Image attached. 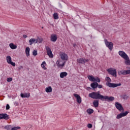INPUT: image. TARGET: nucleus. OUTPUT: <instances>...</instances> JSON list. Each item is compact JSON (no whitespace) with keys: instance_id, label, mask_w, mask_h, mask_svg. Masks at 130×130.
Segmentation results:
<instances>
[{"instance_id":"nucleus-34","label":"nucleus","mask_w":130,"mask_h":130,"mask_svg":"<svg viewBox=\"0 0 130 130\" xmlns=\"http://www.w3.org/2000/svg\"><path fill=\"white\" fill-rule=\"evenodd\" d=\"M97 87H98L99 89H102L103 85L98 84Z\"/></svg>"},{"instance_id":"nucleus-38","label":"nucleus","mask_w":130,"mask_h":130,"mask_svg":"<svg viewBox=\"0 0 130 130\" xmlns=\"http://www.w3.org/2000/svg\"><path fill=\"white\" fill-rule=\"evenodd\" d=\"M19 70H22V69H23V66H20L18 68Z\"/></svg>"},{"instance_id":"nucleus-33","label":"nucleus","mask_w":130,"mask_h":130,"mask_svg":"<svg viewBox=\"0 0 130 130\" xmlns=\"http://www.w3.org/2000/svg\"><path fill=\"white\" fill-rule=\"evenodd\" d=\"M21 128L19 126L13 127L11 128V130H18Z\"/></svg>"},{"instance_id":"nucleus-39","label":"nucleus","mask_w":130,"mask_h":130,"mask_svg":"<svg viewBox=\"0 0 130 130\" xmlns=\"http://www.w3.org/2000/svg\"><path fill=\"white\" fill-rule=\"evenodd\" d=\"M86 89H87L88 91H89V90H91V87H87L86 88Z\"/></svg>"},{"instance_id":"nucleus-29","label":"nucleus","mask_w":130,"mask_h":130,"mask_svg":"<svg viewBox=\"0 0 130 130\" xmlns=\"http://www.w3.org/2000/svg\"><path fill=\"white\" fill-rule=\"evenodd\" d=\"M87 112L88 113V114H92V113L94 112V110L92 109H88Z\"/></svg>"},{"instance_id":"nucleus-32","label":"nucleus","mask_w":130,"mask_h":130,"mask_svg":"<svg viewBox=\"0 0 130 130\" xmlns=\"http://www.w3.org/2000/svg\"><path fill=\"white\" fill-rule=\"evenodd\" d=\"M11 127H12L10 125H8L5 126V129H7V130L11 129Z\"/></svg>"},{"instance_id":"nucleus-14","label":"nucleus","mask_w":130,"mask_h":130,"mask_svg":"<svg viewBox=\"0 0 130 130\" xmlns=\"http://www.w3.org/2000/svg\"><path fill=\"white\" fill-rule=\"evenodd\" d=\"M128 114V112L126 111L124 113H121L120 114L117 115L116 118L117 119H119L120 118H121V117H123L124 116H126L127 114Z\"/></svg>"},{"instance_id":"nucleus-35","label":"nucleus","mask_w":130,"mask_h":130,"mask_svg":"<svg viewBox=\"0 0 130 130\" xmlns=\"http://www.w3.org/2000/svg\"><path fill=\"white\" fill-rule=\"evenodd\" d=\"M12 81H13V78H7V82H12Z\"/></svg>"},{"instance_id":"nucleus-6","label":"nucleus","mask_w":130,"mask_h":130,"mask_svg":"<svg viewBox=\"0 0 130 130\" xmlns=\"http://www.w3.org/2000/svg\"><path fill=\"white\" fill-rule=\"evenodd\" d=\"M105 43L107 47L110 50H112L113 48V43L112 42H109L107 40H105Z\"/></svg>"},{"instance_id":"nucleus-16","label":"nucleus","mask_w":130,"mask_h":130,"mask_svg":"<svg viewBox=\"0 0 130 130\" xmlns=\"http://www.w3.org/2000/svg\"><path fill=\"white\" fill-rule=\"evenodd\" d=\"M57 40V36L54 34H52L50 37V41L52 42H56Z\"/></svg>"},{"instance_id":"nucleus-9","label":"nucleus","mask_w":130,"mask_h":130,"mask_svg":"<svg viewBox=\"0 0 130 130\" xmlns=\"http://www.w3.org/2000/svg\"><path fill=\"white\" fill-rule=\"evenodd\" d=\"M118 75L119 76H121V75H129L130 74V70H121L118 71Z\"/></svg>"},{"instance_id":"nucleus-3","label":"nucleus","mask_w":130,"mask_h":130,"mask_svg":"<svg viewBox=\"0 0 130 130\" xmlns=\"http://www.w3.org/2000/svg\"><path fill=\"white\" fill-rule=\"evenodd\" d=\"M56 64L58 69H62L66 64V61L62 60L61 59H59L56 62Z\"/></svg>"},{"instance_id":"nucleus-8","label":"nucleus","mask_w":130,"mask_h":130,"mask_svg":"<svg viewBox=\"0 0 130 130\" xmlns=\"http://www.w3.org/2000/svg\"><path fill=\"white\" fill-rule=\"evenodd\" d=\"M45 48L48 56L51 58H52L53 57V54H52V51H51V49H50L48 46H46Z\"/></svg>"},{"instance_id":"nucleus-5","label":"nucleus","mask_w":130,"mask_h":130,"mask_svg":"<svg viewBox=\"0 0 130 130\" xmlns=\"http://www.w3.org/2000/svg\"><path fill=\"white\" fill-rule=\"evenodd\" d=\"M107 72L109 73L110 75L113 76V77H117V72L116 69L113 68H110L107 70Z\"/></svg>"},{"instance_id":"nucleus-24","label":"nucleus","mask_w":130,"mask_h":130,"mask_svg":"<svg viewBox=\"0 0 130 130\" xmlns=\"http://www.w3.org/2000/svg\"><path fill=\"white\" fill-rule=\"evenodd\" d=\"M125 64H126V66H130V60L128 56L126 57L125 59Z\"/></svg>"},{"instance_id":"nucleus-15","label":"nucleus","mask_w":130,"mask_h":130,"mask_svg":"<svg viewBox=\"0 0 130 130\" xmlns=\"http://www.w3.org/2000/svg\"><path fill=\"white\" fill-rule=\"evenodd\" d=\"M118 53H119V55H120V56H121V57H122V58H123L124 59L125 58H126V57L128 56H127V54L125 53V52L122 51H119Z\"/></svg>"},{"instance_id":"nucleus-13","label":"nucleus","mask_w":130,"mask_h":130,"mask_svg":"<svg viewBox=\"0 0 130 130\" xmlns=\"http://www.w3.org/2000/svg\"><path fill=\"white\" fill-rule=\"evenodd\" d=\"M88 61H89L88 59H85L83 58L77 59V62H78V63H82V64H84L85 62H88Z\"/></svg>"},{"instance_id":"nucleus-1","label":"nucleus","mask_w":130,"mask_h":130,"mask_svg":"<svg viewBox=\"0 0 130 130\" xmlns=\"http://www.w3.org/2000/svg\"><path fill=\"white\" fill-rule=\"evenodd\" d=\"M88 97L92 98V99H100V100H107L108 102L114 101V97L109 96L107 95H102L100 94V91L92 92L88 94Z\"/></svg>"},{"instance_id":"nucleus-31","label":"nucleus","mask_w":130,"mask_h":130,"mask_svg":"<svg viewBox=\"0 0 130 130\" xmlns=\"http://www.w3.org/2000/svg\"><path fill=\"white\" fill-rule=\"evenodd\" d=\"M37 54H38V53H37V50H34L32 51V55H34V56H36V55H37Z\"/></svg>"},{"instance_id":"nucleus-19","label":"nucleus","mask_w":130,"mask_h":130,"mask_svg":"<svg viewBox=\"0 0 130 130\" xmlns=\"http://www.w3.org/2000/svg\"><path fill=\"white\" fill-rule=\"evenodd\" d=\"M20 96L21 98H29L30 97V93H21Z\"/></svg>"},{"instance_id":"nucleus-28","label":"nucleus","mask_w":130,"mask_h":130,"mask_svg":"<svg viewBox=\"0 0 130 130\" xmlns=\"http://www.w3.org/2000/svg\"><path fill=\"white\" fill-rule=\"evenodd\" d=\"M53 17L55 20H58V14L57 13H54L53 14Z\"/></svg>"},{"instance_id":"nucleus-2","label":"nucleus","mask_w":130,"mask_h":130,"mask_svg":"<svg viewBox=\"0 0 130 130\" xmlns=\"http://www.w3.org/2000/svg\"><path fill=\"white\" fill-rule=\"evenodd\" d=\"M106 81H107L106 85L109 88H116L121 85V83H111V79L109 77H106L105 78Z\"/></svg>"},{"instance_id":"nucleus-21","label":"nucleus","mask_w":130,"mask_h":130,"mask_svg":"<svg viewBox=\"0 0 130 130\" xmlns=\"http://www.w3.org/2000/svg\"><path fill=\"white\" fill-rule=\"evenodd\" d=\"M67 76H68V73L66 72H61L60 74V78H61V79H63V78L67 77Z\"/></svg>"},{"instance_id":"nucleus-30","label":"nucleus","mask_w":130,"mask_h":130,"mask_svg":"<svg viewBox=\"0 0 130 130\" xmlns=\"http://www.w3.org/2000/svg\"><path fill=\"white\" fill-rule=\"evenodd\" d=\"M37 40H38V42L39 43H42V42H43V39L42 38H38V39H37Z\"/></svg>"},{"instance_id":"nucleus-22","label":"nucleus","mask_w":130,"mask_h":130,"mask_svg":"<svg viewBox=\"0 0 130 130\" xmlns=\"http://www.w3.org/2000/svg\"><path fill=\"white\" fill-rule=\"evenodd\" d=\"M98 86V83L97 82H93L91 83L90 84V87H91V88H92L93 89H96Z\"/></svg>"},{"instance_id":"nucleus-18","label":"nucleus","mask_w":130,"mask_h":130,"mask_svg":"<svg viewBox=\"0 0 130 130\" xmlns=\"http://www.w3.org/2000/svg\"><path fill=\"white\" fill-rule=\"evenodd\" d=\"M30 45H32L34 43H38V40L36 39L31 38L29 40Z\"/></svg>"},{"instance_id":"nucleus-40","label":"nucleus","mask_w":130,"mask_h":130,"mask_svg":"<svg viewBox=\"0 0 130 130\" xmlns=\"http://www.w3.org/2000/svg\"><path fill=\"white\" fill-rule=\"evenodd\" d=\"M23 38H27V36L24 35L23 36Z\"/></svg>"},{"instance_id":"nucleus-36","label":"nucleus","mask_w":130,"mask_h":130,"mask_svg":"<svg viewBox=\"0 0 130 130\" xmlns=\"http://www.w3.org/2000/svg\"><path fill=\"white\" fill-rule=\"evenodd\" d=\"M92 124H88L87 125V127H88V128H92Z\"/></svg>"},{"instance_id":"nucleus-23","label":"nucleus","mask_w":130,"mask_h":130,"mask_svg":"<svg viewBox=\"0 0 130 130\" xmlns=\"http://www.w3.org/2000/svg\"><path fill=\"white\" fill-rule=\"evenodd\" d=\"M93 105L94 107H95V108L98 107V106L99 105V101L94 100L93 102Z\"/></svg>"},{"instance_id":"nucleus-7","label":"nucleus","mask_w":130,"mask_h":130,"mask_svg":"<svg viewBox=\"0 0 130 130\" xmlns=\"http://www.w3.org/2000/svg\"><path fill=\"white\" fill-rule=\"evenodd\" d=\"M6 60L9 64H11L13 67H16V63L12 61V57L11 56H7L6 57Z\"/></svg>"},{"instance_id":"nucleus-4","label":"nucleus","mask_w":130,"mask_h":130,"mask_svg":"<svg viewBox=\"0 0 130 130\" xmlns=\"http://www.w3.org/2000/svg\"><path fill=\"white\" fill-rule=\"evenodd\" d=\"M87 78L90 82H98V83H100L101 81L98 77H94V76L92 75H88Z\"/></svg>"},{"instance_id":"nucleus-25","label":"nucleus","mask_w":130,"mask_h":130,"mask_svg":"<svg viewBox=\"0 0 130 130\" xmlns=\"http://www.w3.org/2000/svg\"><path fill=\"white\" fill-rule=\"evenodd\" d=\"M45 91L47 93H51V92H52V88L51 87V86L46 87Z\"/></svg>"},{"instance_id":"nucleus-10","label":"nucleus","mask_w":130,"mask_h":130,"mask_svg":"<svg viewBox=\"0 0 130 130\" xmlns=\"http://www.w3.org/2000/svg\"><path fill=\"white\" fill-rule=\"evenodd\" d=\"M73 96L76 99L77 102L78 104H81V103H82V98H81V96L77 93H74Z\"/></svg>"},{"instance_id":"nucleus-20","label":"nucleus","mask_w":130,"mask_h":130,"mask_svg":"<svg viewBox=\"0 0 130 130\" xmlns=\"http://www.w3.org/2000/svg\"><path fill=\"white\" fill-rule=\"evenodd\" d=\"M25 53L26 55V56L28 57V56H30V48L29 47H27L25 49Z\"/></svg>"},{"instance_id":"nucleus-37","label":"nucleus","mask_w":130,"mask_h":130,"mask_svg":"<svg viewBox=\"0 0 130 130\" xmlns=\"http://www.w3.org/2000/svg\"><path fill=\"white\" fill-rule=\"evenodd\" d=\"M10 109V105L9 104H7L6 105V110H9Z\"/></svg>"},{"instance_id":"nucleus-26","label":"nucleus","mask_w":130,"mask_h":130,"mask_svg":"<svg viewBox=\"0 0 130 130\" xmlns=\"http://www.w3.org/2000/svg\"><path fill=\"white\" fill-rule=\"evenodd\" d=\"M45 66H46V62L44 61L41 64V67L43 70H47V68Z\"/></svg>"},{"instance_id":"nucleus-17","label":"nucleus","mask_w":130,"mask_h":130,"mask_svg":"<svg viewBox=\"0 0 130 130\" xmlns=\"http://www.w3.org/2000/svg\"><path fill=\"white\" fill-rule=\"evenodd\" d=\"M0 119H6L8 120L9 119V115L7 114H0Z\"/></svg>"},{"instance_id":"nucleus-11","label":"nucleus","mask_w":130,"mask_h":130,"mask_svg":"<svg viewBox=\"0 0 130 130\" xmlns=\"http://www.w3.org/2000/svg\"><path fill=\"white\" fill-rule=\"evenodd\" d=\"M60 56L61 59H62V60H64V61L65 60H68V58L69 57L68 55L64 52L60 53Z\"/></svg>"},{"instance_id":"nucleus-27","label":"nucleus","mask_w":130,"mask_h":130,"mask_svg":"<svg viewBox=\"0 0 130 130\" xmlns=\"http://www.w3.org/2000/svg\"><path fill=\"white\" fill-rule=\"evenodd\" d=\"M9 47L11 49H17V45L14 44L13 43H10L9 44Z\"/></svg>"},{"instance_id":"nucleus-12","label":"nucleus","mask_w":130,"mask_h":130,"mask_svg":"<svg viewBox=\"0 0 130 130\" xmlns=\"http://www.w3.org/2000/svg\"><path fill=\"white\" fill-rule=\"evenodd\" d=\"M115 106L116 108L119 110V111H123V107H122V105L120 104V103L118 102H116L115 104Z\"/></svg>"}]
</instances>
